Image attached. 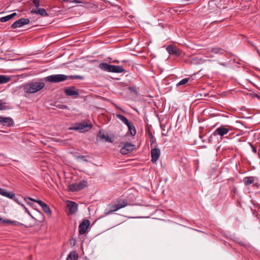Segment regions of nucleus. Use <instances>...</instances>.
I'll return each instance as SVG.
<instances>
[{"label":"nucleus","instance_id":"obj_1","mask_svg":"<svg viewBox=\"0 0 260 260\" xmlns=\"http://www.w3.org/2000/svg\"><path fill=\"white\" fill-rule=\"evenodd\" d=\"M45 86L43 82H31L23 85L24 91L27 93H33L42 89Z\"/></svg>","mask_w":260,"mask_h":260},{"label":"nucleus","instance_id":"obj_2","mask_svg":"<svg viewBox=\"0 0 260 260\" xmlns=\"http://www.w3.org/2000/svg\"><path fill=\"white\" fill-rule=\"evenodd\" d=\"M99 67L102 70L108 72L121 73L125 71L124 69L121 66L112 65L106 62L100 63Z\"/></svg>","mask_w":260,"mask_h":260},{"label":"nucleus","instance_id":"obj_3","mask_svg":"<svg viewBox=\"0 0 260 260\" xmlns=\"http://www.w3.org/2000/svg\"><path fill=\"white\" fill-rule=\"evenodd\" d=\"M68 79V76L63 74H56L48 76L45 78V81L51 83H58Z\"/></svg>","mask_w":260,"mask_h":260},{"label":"nucleus","instance_id":"obj_4","mask_svg":"<svg viewBox=\"0 0 260 260\" xmlns=\"http://www.w3.org/2000/svg\"><path fill=\"white\" fill-rule=\"evenodd\" d=\"M92 127V125L90 123H88L86 122L77 123L75 124L72 128L73 129L79 130L82 132H87Z\"/></svg>","mask_w":260,"mask_h":260},{"label":"nucleus","instance_id":"obj_5","mask_svg":"<svg viewBox=\"0 0 260 260\" xmlns=\"http://www.w3.org/2000/svg\"><path fill=\"white\" fill-rule=\"evenodd\" d=\"M87 183L85 180H82L78 183L71 184L69 186V189L72 191H77L83 189L87 186Z\"/></svg>","mask_w":260,"mask_h":260},{"label":"nucleus","instance_id":"obj_6","mask_svg":"<svg viewBox=\"0 0 260 260\" xmlns=\"http://www.w3.org/2000/svg\"><path fill=\"white\" fill-rule=\"evenodd\" d=\"M27 199L30 201L38 203L39 205L42 207L44 212H45L49 216L51 215L52 211L51 209L46 203H44L41 200H36L31 198H28Z\"/></svg>","mask_w":260,"mask_h":260},{"label":"nucleus","instance_id":"obj_7","mask_svg":"<svg viewBox=\"0 0 260 260\" xmlns=\"http://www.w3.org/2000/svg\"><path fill=\"white\" fill-rule=\"evenodd\" d=\"M30 20L28 18H22L15 21L11 25V28L15 29L29 24Z\"/></svg>","mask_w":260,"mask_h":260},{"label":"nucleus","instance_id":"obj_8","mask_svg":"<svg viewBox=\"0 0 260 260\" xmlns=\"http://www.w3.org/2000/svg\"><path fill=\"white\" fill-rule=\"evenodd\" d=\"M150 146L152 148L151 150V161L155 163L159 157L160 151L158 148H153L154 146H153V143L150 144Z\"/></svg>","mask_w":260,"mask_h":260},{"label":"nucleus","instance_id":"obj_9","mask_svg":"<svg viewBox=\"0 0 260 260\" xmlns=\"http://www.w3.org/2000/svg\"><path fill=\"white\" fill-rule=\"evenodd\" d=\"M166 50L170 55H174L176 57H178L181 55L180 50L177 47L173 45H169L167 47Z\"/></svg>","mask_w":260,"mask_h":260},{"label":"nucleus","instance_id":"obj_10","mask_svg":"<svg viewBox=\"0 0 260 260\" xmlns=\"http://www.w3.org/2000/svg\"><path fill=\"white\" fill-rule=\"evenodd\" d=\"M0 124L3 126L11 127L14 125V122L11 117H4L0 116Z\"/></svg>","mask_w":260,"mask_h":260},{"label":"nucleus","instance_id":"obj_11","mask_svg":"<svg viewBox=\"0 0 260 260\" xmlns=\"http://www.w3.org/2000/svg\"><path fill=\"white\" fill-rule=\"evenodd\" d=\"M64 93L68 96H73L74 98H77L79 95V92L76 89L75 86H70L64 89Z\"/></svg>","mask_w":260,"mask_h":260},{"label":"nucleus","instance_id":"obj_12","mask_svg":"<svg viewBox=\"0 0 260 260\" xmlns=\"http://www.w3.org/2000/svg\"><path fill=\"white\" fill-rule=\"evenodd\" d=\"M135 149V145L129 143H126L121 148L120 152L122 154H127L133 151Z\"/></svg>","mask_w":260,"mask_h":260},{"label":"nucleus","instance_id":"obj_13","mask_svg":"<svg viewBox=\"0 0 260 260\" xmlns=\"http://www.w3.org/2000/svg\"><path fill=\"white\" fill-rule=\"evenodd\" d=\"M90 224V221L88 219H84L79 226V232L80 235L84 234Z\"/></svg>","mask_w":260,"mask_h":260},{"label":"nucleus","instance_id":"obj_14","mask_svg":"<svg viewBox=\"0 0 260 260\" xmlns=\"http://www.w3.org/2000/svg\"><path fill=\"white\" fill-rule=\"evenodd\" d=\"M230 131L229 128L225 127L224 126H221L218 127L213 133L214 136L219 135L220 137H223L226 135Z\"/></svg>","mask_w":260,"mask_h":260},{"label":"nucleus","instance_id":"obj_15","mask_svg":"<svg viewBox=\"0 0 260 260\" xmlns=\"http://www.w3.org/2000/svg\"><path fill=\"white\" fill-rule=\"evenodd\" d=\"M67 207L68 208V214H73L75 213L78 210L77 204L73 201H68Z\"/></svg>","mask_w":260,"mask_h":260},{"label":"nucleus","instance_id":"obj_16","mask_svg":"<svg viewBox=\"0 0 260 260\" xmlns=\"http://www.w3.org/2000/svg\"><path fill=\"white\" fill-rule=\"evenodd\" d=\"M31 14H38L42 16H48V14L47 13L46 10L44 8H38L37 9H32L30 11Z\"/></svg>","mask_w":260,"mask_h":260},{"label":"nucleus","instance_id":"obj_17","mask_svg":"<svg viewBox=\"0 0 260 260\" xmlns=\"http://www.w3.org/2000/svg\"><path fill=\"white\" fill-rule=\"evenodd\" d=\"M118 210L119 209L117 208L115 203L114 204H109L108 207L105 210V214L109 215Z\"/></svg>","mask_w":260,"mask_h":260},{"label":"nucleus","instance_id":"obj_18","mask_svg":"<svg viewBox=\"0 0 260 260\" xmlns=\"http://www.w3.org/2000/svg\"><path fill=\"white\" fill-rule=\"evenodd\" d=\"M115 203L119 209L124 208L128 205L127 201L125 199H118L115 201Z\"/></svg>","mask_w":260,"mask_h":260},{"label":"nucleus","instance_id":"obj_19","mask_svg":"<svg viewBox=\"0 0 260 260\" xmlns=\"http://www.w3.org/2000/svg\"><path fill=\"white\" fill-rule=\"evenodd\" d=\"M78 258V254L75 251H71L68 255L66 260H77Z\"/></svg>","mask_w":260,"mask_h":260},{"label":"nucleus","instance_id":"obj_20","mask_svg":"<svg viewBox=\"0 0 260 260\" xmlns=\"http://www.w3.org/2000/svg\"><path fill=\"white\" fill-rule=\"evenodd\" d=\"M209 52L214 54H222L224 53V51L220 48L214 47L211 48Z\"/></svg>","mask_w":260,"mask_h":260},{"label":"nucleus","instance_id":"obj_21","mask_svg":"<svg viewBox=\"0 0 260 260\" xmlns=\"http://www.w3.org/2000/svg\"><path fill=\"white\" fill-rule=\"evenodd\" d=\"M126 125L127 126L131 135L133 136H135L136 134V129L135 126L131 122H129Z\"/></svg>","mask_w":260,"mask_h":260},{"label":"nucleus","instance_id":"obj_22","mask_svg":"<svg viewBox=\"0 0 260 260\" xmlns=\"http://www.w3.org/2000/svg\"><path fill=\"white\" fill-rule=\"evenodd\" d=\"M16 15L17 14L16 13H13L5 17H3L0 18V21L2 22H7L16 16Z\"/></svg>","mask_w":260,"mask_h":260},{"label":"nucleus","instance_id":"obj_23","mask_svg":"<svg viewBox=\"0 0 260 260\" xmlns=\"http://www.w3.org/2000/svg\"><path fill=\"white\" fill-rule=\"evenodd\" d=\"M243 182L244 184L246 186L252 184L254 182V177H246L243 179Z\"/></svg>","mask_w":260,"mask_h":260},{"label":"nucleus","instance_id":"obj_24","mask_svg":"<svg viewBox=\"0 0 260 260\" xmlns=\"http://www.w3.org/2000/svg\"><path fill=\"white\" fill-rule=\"evenodd\" d=\"M11 78L6 75H0V84L6 83L10 81Z\"/></svg>","mask_w":260,"mask_h":260},{"label":"nucleus","instance_id":"obj_25","mask_svg":"<svg viewBox=\"0 0 260 260\" xmlns=\"http://www.w3.org/2000/svg\"><path fill=\"white\" fill-rule=\"evenodd\" d=\"M12 107L10 105H8L7 103L3 102V100H0V111L10 109Z\"/></svg>","mask_w":260,"mask_h":260},{"label":"nucleus","instance_id":"obj_26","mask_svg":"<svg viewBox=\"0 0 260 260\" xmlns=\"http://www.w3.org/2000/svg\"><path fill=\"white\" fill-rule=\"evenodd\" d=\"M116 117L120 119L122 122H123L125 125L128 123L129 122L127 119V118L122 115L121 114H117Z\"/></svg>","mask_w":260,"mask_h":260},{"label":"nucleus","instance_id":"obj_27","mask_svg":"<svg viewBox=\"0 0 260 260\" xmlns=\"http://www.w3.org/2000/svg\"><path fill=\"white\" fill-rule=\"evenodd\" d=\"M189 80H190V78H184L182 80H181L180 82H179L177 84L176 86L178 87V86H181V85H185V84H186L188 82V81Z\"/></svg>","mask_w":260,"mask_h":260},{"label":"nucleus","instance_id":"obj_28","mask_svg":"<svg viewBox=\"0 0 260 260\" xmlns=\"http://www.w3.org/2000/svg\"><path fill=\"white\" fill-rule=\"evenodd\" d=\"M98 136H99L102 139H106L107 141L109 140V137L106 136L103 131L100 130L98 134Z\"/></svg>","mask_w":260,"mask_h":260},{"label":"nucleus","instance_id":"obj_29","mask_svg":"<svg viewBox=\"0 0 260 260\" xmlns=\"http://www.w3.org/2000/svg\"><path fill=\"white\" fill-rule=\"evenodd\" d=\"M6 197H7L11 199H13L14 201H16L15 196L12 192L8 191Z\"/></svg>","mask_w":260,"mask_h":260},{"label":"nucleus","instance_id":"obj_30","mask_svg":"<svg viewBox=\"0 0 260 260\" xmlns=\"http://www.w3.org/2000/svg\"><path fill=\"white\" fill-rule=\"evenodd\" d=\"M68 79L83 80L84 79V77L82 76H80V75H72V76H68Z\"/></svg>","mask_w":260,"mask_h":260},{"label":"nucleus","instance_id":"obj_31","mask_svg":"<svg viewBox=\"0 0 260 260\" xmlns=\"http://www.w3.org/2000/svg\"><path fill=\"white\" fill-rule=\"evenodd\" d=\"M32 3L34 6L36 7V9L39 8V6H40V0H32Z\"/></svg>","mask_w":260,"mask_h":260},{"label":"nucleus","instance_id":"obj_32","mask_svg":"<svg viewBox=\"0 0 260 260\" xmlns=\"http://www.w3.org/2000/svg\"><path fill=\"white\" fill-rule=\"evenodd\" d=\"M21 206L23 208L26 213H27L32 218L35 219L32 215L30 214L27 208L24 205H21Z\"/></svg>","mask_w":260,"mask_h":260},{"label":"nucleus","instance_id":"obj_33","mask_svg":"<svg viewBox=\"0 0 260 260\" xmlns=\"http://www.w3.org/2000/svg\"><path fill=\"white\" fill-rule=\"evenodd\" d=\"M249 145L250 146V147L251 148L252 152L254 153H256V152H257L256 147L254 145H253L252 143H249Z\"/></svg>","mask_w":260,"mask_h":260},{"label":"nucleus","instance_id":"obj_34","mask_svg":"<svg viewBox=\"0 0 260 260\" xmlns=\"http://www.w3.org/2000/svg\"><path fill=\"white\" fill-rule=\"evenodd\" d=\"M0 221H2L3 223H7V224H12L13 222V221L10 220H3L2 218L0 217Z\"/></svg>","mask_w":260,"mask_h":260},{"label":"nucleus","instance_id":"obj_35","mask_svg":"<svg viewBox=\"0 0 260 260\" xmlns=\"http://www.w3.org/2000/svg\"><path fill=\"white\" fill-rule=\"evenodd\" d=\"M27 198H26L24 199L25 201L26 202L27 204H28L29 205L33 207L34 206V204L32 203H31V202H30V201L29 200H28Z\"/></svg>","mask_w":260,"mask_h":260},{"label":"nucleus","instance_id":"obj_36","mask_svg":"<svg viewBox=\"0 0 260 260\" xmlns=\"http://www.w3.org/2000/svg\"><path fill=\"white\" fill-rule=\"evenodd\" d=\"M7 192H8V191L6 189H3V191H2L1 192H0V194L3 196L4 197H6L7 195Z\"/></svg>","mask_w":260,"mask_h":260},{"label":"nucleus","instance_id":"obj_37","mask_svg":"<svg viewBox=\"0 0 260 260\" xmlns=\"http://www.w3.org/2000/svg\"><path fill=\"white\" fill-rule=\"evenodd\" d=\"M70 2L75 3V4H80V3L85 4V2H81V1H80L78 0H74L72 1H70Z\"/></svg>","mask_w":260,"mask_h":260},{"label":"nucleus","instance_id":"obj_38","mask_svg":"<svg viewBox=\"0 0 260 260\" xmlns=\"http://www.w3.org/2000/svg\"><path fill=\"white\" fill-rule=\"evenodd\" d=\"M57 107L60 108V109H66L67 108V106H66V105H59L58 106H57Z\"/></svg>","mask_w":260,"mask_h":260},{"label":"nucleus","instance_id":"obj_39","mask_svg":"<svg viewBox=\"0 0 260 260\" xmlns=\"http://www.w3.org/2000/svg\"><path fill=\"white\" fill-rule=\"evenodd\" d=\"M13 224L15 225H22V223L18 222V221H13V222L12 223Z\"/></svg>","mask_w":260,"mask_h":260},{"label":"nucleus","instance_id":"obj_40","mask_svg":"<svg viewBox=\"0 0 260 260\" xmlns=\"http://www.w3.org/2000/svg\"><path fill=\"white\" fill-rule=\"evenodd\" d=\"M255 49L256 50V52H257L258 55L260 57V51H259V49L256 47H255Z\"/></svg>","mask_w":260,"mask_h":260},{"label":"nucleus","instance_id":"obj_41","mask_svg":"<svg viewBox=\"0 0 260 260\" xmlns=\"http://www.w3.org/2000/svg\"><path fill=\"white\" fill-rule=\"evenodd\" d=\"M37 212H38V213L39 214V215H40V216H41V217H42V216H43V215H42V212H40V211H38V210H37Z\"/></svg>","mask_w":260,"mask_h":260},{"label":"nucleus","instance_id":"obj_42","mask_svg":"<svg viewBox=\"0 0 260 260\" xmlns=\"http://www.w3.org/2000/svg\"><path fill=\"white\" fill-rule=\"evenodd\" d=\"M16 202H17L18 204L20 205L21 206V205H23L22 204H21L20 202H19V201L18 200V199L16 198V201H15Z\"/></svg>","mask_w":260,"mask_h":260},{"label":"nucleus","instance_id":"obj_43","mask_svg":"<svg viewBox=\"0 0 260 260\" xmlns=\"http://www.w3.org/2000/svg\"><path fill=\"white\" fill-rule=\"evenodd\" d=\"M233 191H234V193H236V192H237V188L234 187V188H233Z\"/></svg>","mask_w":260,"mask_h":260},{"label":"nucleus","instance_id":"obj_44","mask_svg":"<svg viewBox=\"0 0 260 260\" xmlns=\"http://www.w3.org/2000/svg\"><path fill=\"white\" fill-rule=\"evenodd\" d=\"M212 135H211V136H210V137H209V142H211V139H212Z\"/></svg>","mask_w":260,"mask_h":260},{"label":"nucleus","instance_id":"obj_45","mask_svg":"<svg viewBox=\"0 0 260 260\" xmlns=\"http://www.w3.org/2000/svg\"><path fill=\"white\" fill-rule=\"evenodd\" d=\"M61 1L63 3L68 2L69 0H61Z\"/></svg>","mask_w":260,"mask_h":260},{"label":"nucleus","instance_id":"obj_46","mask_svg":"<svg viewBox=\"0 0 260 260\" xmlns=\"http://www.w3.org/2000/svg\"><path fill=\"white\" fill-rule=\"evenodd\" d=\"M80 157L81 158H84V156L81 155V156H80Z\"/></svg>","mask_w":260,"mask_h":260},{"label":"nucleus","instance_id":"obj_47","mask_svg":"<svg viewBox=\"0 0 260 260\" xmlns=\"http://www.w3.org/2000/svg\"><path fill=\"white\" fill-rule=\"evenodd\" d=\"M149 136H150V137H152V134H151V133H149Z\"/></svg>","mask_w":260,"mask_h":260},{"label":"nucleus","instance_id":"obj_48","mask_svg":"<svg viewBox=\"0 0 260 260\" xmlns=\"http://www.w3.org/2000/svg\"><path fill=\"white\" fill-rule=\"evenodd\" d=\"M251 45H252V46L254 48H255V47H256V46H255L254 45H253V44H251Z\"/></svg>","mask_w":260,"mask_h":260},{"label":"nucleus","instance_id":"obj_49","mask_svg":"<svg viewBox=\"0 0 260 260\" xmlns=\"http://www.w3.org/2000/svg\"><path fill=\"white\" fill-rule=\"evenodd\" d=\"M126 61H126V60H122V62H126Z\"/></svg>","mask_w":260,"mask_h":260},{"label":"nucleus","instance_id":"obj_50","mask_svg":"<svg viewBox=\"0 0 260 260\" xmlns=\"http://www.w3.org/2000/svg\"><path fill=\"white\" fill-rule=\"evenodd\" d=\"M2 191H3V188H0V192H1Z\"/></svg>","mask_w":260,"mask_h":260},{"label":"nucleus","instance_id":"obj_51","mask_svg":"<svg viewBox=\"0 0 260 260\" xmlns=\"http://www.w3.org/2000/svg\"><path fill=\"white\" fill-rule=\"evenodd\" d=\"M162 134V135H164V136H166V135H167V134H165V133H164V134Z\"/></svg>","mask_w":260,"mask_h":260},{"label":"nucleus","instance_id":"obj_52","mask_svg":"<svg viewBox=\"0 0 260 260\" xmlns=\"http://www.w3.org/2000/svg\"><path fill=\"white\" fill-rule=\"evenodd\" d=\"M162 134V135H164V136H166V135H167V134H165V133H164V134Z\"/></svg>","mask_w":260,"mask_h":260}]
</instances>
